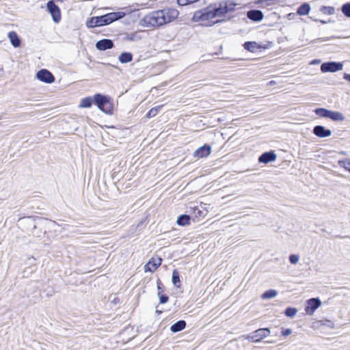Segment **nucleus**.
I'll return each instance as SVG.
<instances>
[{
    "label": "nucleus",
    "instance_id": "1",
    "mask_svg": "<svg viewBox=\"0 0 350 350\" xmlns=\"http://www.w3.org/2000/svg\"><path fill=\"white\" fill-rule=\"evenodd\" d=\"M178 14V11L174 8H165L153 11L140 21V25L148 28L161 27L174 21Z\"/></svg>",
    "mask_w": 350,
    "mask_h": 350
},
{
    "label": "nucleus",
    "instance_id": "2",
    "mask_svg": "<svg viewBox=\"0 0 350 350\" xmlns=\"http://www.w3.org/2000/svg\"><path fill=\"white\" fill-rule=\"evenodd\" d=\"M124 16V12H110L100 16H94L87 22V26L88 27H95L107 25L117 20L122 18Z\"/></svg>",
    "mask_w": 350,
    "mask_h": 350
},
{
    "label": "nucleus",
    "instance_id": "3",
    "mask_svg": "<svg viewBox=\"0 0 350 350\" xmlns=\"http://www.w3.org/2000/svg\"><path fill=\"white\" fill-rule=\"evenodd\" d=\"M236 4L230 1H223L219 3L213 5V12L215 14L216 18L224 16L228 12L234 10Z\"/></svg>",
    "mask_w": 350,
    "mask_h": 350
},
{
    "label": "nucleus",
    "instance_id": "4",
    "mask_svg": "<svg viewBox=\"0 0 350 350\" xmlns=\"http://www.w3.org/2000/svg\"><path fill=\"white\" fill-rule=\"evenodd\" d=\"M94 101L98 108L103 112L110 111L111 104L108 96L100 94H96L94 96Z\"/></svg>",
    "mask_w": 350,
    "mask_h": 350
},
{
    "label": "nucleus",
    "instance_id": "5",
    "mask_svg": "<svg viewBox=\"0 0 350 350\" xmlns=\"http://www.w3.org/2000/svg\"><path fill=\"white\" fill-rule=\"evenodd\" d=\"M213 10V5H210L208 7L200 11L196 12L195 13L194 17L202 22L215 18H216V16Z\"/></svg>",
    "mask_w": 350,
    "mask_h": 350
},
{
    "label": "nucleus",
    "instance_id": "6",
    "mask_svg": "<svg viewBox=\"0 0 350 350\" xmlns=\"http://www.w3.org/2000/svg\"><path fill=\"white\" fill-rule=\"evenodd\" d=\"M270 334V330L268 328H260L247 336V338L254 342L260 341Z\"/></svg>",
    "mask_w": 350,
    "mask_h": 350
},
{
    "label": "nucleus",
    "instance_id": "7",
    "mask_svg": "<svg viewBox=\"0 0 350 350\" xmlns=\"http://www.w3.org/2000/svg\"><path fill=\"white\" fill-rule=\"evenodd\" d=\"M48 12L51 14L53 21L59 23L61 20V12L59 7L53 0L49 1L46 3Z\"/></svg>",
    "mask_w": 350,
    "mask_h": 350
},
{
    "label": "nucleus",
    "instance_id": "8",
    "mask_svg": "<svg viewBox=\"0 0 350 350\" xmlns=\"http://www.w3.org/2000/svg\"><path fill=\"white\" fill-rule=\"evenodd\" d=\"M342 66L340 62H328L321 65V70L322 72H334L342 70Z\"/></svg>",
    "mask_w": 350,
    "mask_h": 350
},
{
    "label": "nucleus",
    "instance_id": "9",
    "mask_svg": "<svg viewBox=\"0 0 350 350\" xmlns=\"http://www.w3.org/2000/svg\"><path fill=\"white\" fill-rule=\"evenodd\" d=\"M36 77L40 81L46 83H52L55 81L54 76L46 69L40 70L36 74Z\"/></svg>",
    "mask_w": 350,
    "mask_h": 350
},
{
    "label": "nucleus",
    "instance_id": "10",
    "mask_svg": "<svg viewBox=\"0 0 350 350\" xmlns=\"http://www.w3.org/2000/svg\"><path fill=\"white\" fill-rule=\"evenodd\" d=\"M211 146L209 145L204 144L194 151L193 157L196 159L206 157L211 154Z\"/></svg>",
    "mask_w": 350,
    "mask_h": 350
},
{
    "label": "nucleus",
    "instance_id": "11",
    "mask_svg": "<svg viewBox=\"0 0 350 350\" xmlns=\"http://www.w3.org/2000/svg\"><path fill=\"white\" fill-rule=\"evenodd\" d=\"M307 304L305 310L307 314H312L321 306V302L319 298H311L307 301Z\"/></svg>",
    "mask_w": 350,
    "mask_h": 350
},
{
    "label": "nucleus",
    "instance_id": "12",
    "mask_svg": "<svg viewBox=\"0 0 350 350\" xmlns=\"http://www.w3.org/2000/svg\"><path fill=\"white\" fill-rule=\"evenodd\" d=\"M161 258H152L144 266L145 272H154L161 265Z\"/></svg>",
    "mask_w": 350,
    "mask_h": 350
},
{
    "label": "nucleus",
    "instance_id": "13",
    "mask_svg": "<svg viewBox=\"0 0 350 350\" xmlns=\"http://www.w3.org/2000/svg\"><path fill=\"white\" fill-rule=\"evenodd\" d=\"M312 132L316 136L321 138L327 137L332 135L331 130L327 129L321 125L315 126Z\"/></svg>",
    "mask_w": 350,
    "mask_h": 350
},
{
    "label": "nucleus",
    "instance_id": "14",
    "mask_svg": "<svg viewBox=\"0 0 350 350\" xmlns=\"http://www.w3.org/2000/svg\"><path fill=\"white\" fill-rule=\"evenodd\" d=\"M96 47L99 51H105L113 47V42L110 39H102L96 42Z\"/></svg>",
    "mask_w": 350,
    "mask_h": 350
},
{
    "label": "nucleus",
    "instance_id": "15",
    "mask_svg": "<svg viewBox=\"0 0 350 350\" xmlns=\"http://www.w3.org/2000/svg\"><path fill=\"white\" fill-rule=\"evenodd\" d=\"M276 158L277 155L274 152H266L259 157L258 161L262 163H268L269 162L274 161Z\"/></svg>",
    "mask_w": 350,
    "mask_h": 350
},
{
    "label": "nucleus",
    "instance_id": "16",
    "mask_svg": "<svg viewBox=\"0 0 350 350\" xmlns=\"http://www.w3.org/2000/svg\"><path fill=\"white\" fill-rule=\"evenodd\" d=\"M247 16L252 21L259 22L262 20L264 15L260 10H252L247 12Z\"/></svg>",
    "mask_w": 350,
    "mask_h": 350
},
{
    "label": "nucleus",
    "instance_id": "17",
    "mask_svg": "<svg viewBox=\"0 0 350 350\" xmlns=\"http://www.w3.org/2000/svg\"><path fill=\"white\" fill-rule=\"evenodd\" d=\"M244 49L250 52L255 53L265 47L262 46L256 42H245L243 44Z\"/></svg>",
    "mask_w": 350,
    "mask_h": 350
},
{
    "label": "nucleus",
    "instance_id": "18",
    "mask_svg": "<svg viewBox=\"0 0 350 350\" xmlns=\"http://www.w3.org/2000/svg\"><path fill=\"white\" fill-rule=\"evenodd\" d=\"M8 36L10 43L14 47L17 48L21 46V41L16 32L14 31H10L8 33Z\"/></svg>",
    "mask_w": 350,
    "mask_h": 350
},
{
    "label": "nucleus",
    "instance_id": "19",
    "mask_svg": "<svg viewBox=\"0 0 350 350\" xmlns=\"http://www.w3.org/2000/svg\"><path fill=\"white\" fill-rule=\"evenodd\" d=\"M186 327V322L183 320H180L176 323H174L170 327V331L173 333H176L182 331Z\"/></svg>",
    "mask_w": 350,
    "mask_h": 350
},
{
    "label": "nucleus",
    "instance_id": "20",
    "mask_svg": "<svg viewBox=\"0 0 350 350\" xmlns=\"http://www.w3.org/2000/svg\"><path fill=\"white\" fill-rule=\"evenodd\" d=\"M329 118L334 121H344L345 120V116L341 112L331 110H329Z\"/></svg>",
    "mask_w": 350,
    "mask_h": 350
},
{
    "label": "nucleus",
    "instance_id": "21",
    "mask_svg": "<svg viewBox=\"0 0 350 350\" xmlns=\"http://www.w3.org/2000/svg\"><path fill=\"white\" fill-rule=\"evenodd\" d=\"M310 10V5L307 3H304L298 8L297 13L300 16H305L309 14Z\"/></svg>",
    "mask_w": 350,
    "mask_h": 350
},
{
    "label": "nucleus",
    "instance_id": "22",
    "mask_svg": "<svg viewBox=\"0 0 350 350\" xmlns=\"http://www.w3.org/2000/svg\"><path fill=\"white\" fill-rule=\"evenodd\" d=\"M118 59L122 64L129 63L133 60V55L129 52H123L118 57Z\"/></svg>",
    "mask_w": 350,
    "mask_h": 350
},
{
    "label": "nucleus",
    "instance_id": "23",
    "mask_svg": "<svg viewBox=\"0 0 350 350\" xmlns=\"http://www.w3.org/2000/svg\"><path fill=\"white\" fill-rule=\"evenodd\" d=\"M190 217L188 215H181L177 219V224L179 226H186L189 224Z\"/></svg>",
    "mask_w": 350,
    "mask_h": 350
},
{
    "label": "nucleus",
    "instance_id": "24",
    "mask_svg": "<svg viewBox=\"0 0 350 350\" xmlns=\"http://www.w3.org/2000/svg\"><path fill=\"white\" fill-rule=\"evenodd\" d=\"M92 98L91 97H85L81 100L79 107L81 108H88L92 106Z\"/></svg>",
    "mask_w": 350,
    "mask_h": 350
},
{
    "label": "nucleus",
    "instance_id": "25",
    "mask_svg": "<svg viewBox=\"0 0 350 350\" xmlns=\"http://www.w3.org/2000/svg\"><path fill=\"white\" fill-rule=\"evenodd\" d=\"M315 113L322 118H329V110L325 108H317L314 110Z\"/></svg>",
    "mask_w": 350,
    "mask_h": 350
},
{
    "label": "nucleus",
    "instance_id": "26",
    "mask_svg": "<svg viewBox=\"0 0 350 350\" xmlns=\"http://www.w3.org/2000/svg\"><path fill=\"white\" fill-rule=\"evenodd\" d=\"M278 295L276 290L270 289L265 291L261 296L262 299H267L275 297Z\"/></svg>",
    "mask_w": 350,
    "mask_h": 350
},
{
    "label": "nucleus",
    "instance_id": "27",
    "mask_svg": "<svg viewBox=\"0 0 350 350\" xmlns=\"http://www.w3.org/2000/svg\"><path fill=\"white\" fill-rule=\"evenodd\" d=\"M172 283L174 286L179 287L180 284L179 273L176 269H174L172 272Z\"/></svg>",
    "mask_w": 350,
    "mask_h": 350
},
{
    "label": "nucleus",
    "instance_id": "28",
    "mask_svg": "<svg viewBox=\"0 0 350 350\" xmlns=\"http://www.w3.org/2000/svg\"><path fill=\"white\" fill-rule=\"evenodd\" d=\"M161 107H162V105H159V106H157L155 107L150 109V111L146 114V117L148 118L154 117L159 113V111H160Z\"/></svg>",
    "mask_w": 350,
    "mask_h": 350
},
{
    "label": "nucleus",
    "instance_id": "29",
    "mask_svg": "<svg viewBox=\"0 0 350 350\" xmlns=\"http://www.w3.org/2000/svg\"><path fill=\"white\" fill-rule=\"evenodd\" d=\"M338 165L350 172V159H347L343 161L339 160Z\"/></svg>",
    "mask_w": 350,
    "mask_h": 350
},
{
    "label": "nucleus",
    "instance_id": "30",
    "mask_svg": "<svg viewBox=\"0 0 350 350\" xmlns=\"http://www.w3.org/2000/svg\"><path fill=\"white\" fill-rule=\"evenodd\" d=\"M297 312V310L295 308L288 307L285 310V314L288 317H294Z\"/></svg>",
    "mask_w": 350,
    "mask_h": 350
},
{
    "label": "nucleus",
    "instance_id": "31",
    "mask_svg": "<svg viewBox=\"0 0 350 350\" xmlns=\"http://www.w3.org/2000/svg\"><path fill=\"white\" fill-rule=\"evenodd\" d=\"M341 10L346 16L350 17V3L342 5Z\"/></svg>",
    "mask_w": 350,
    "mask_h": 350
},
{
    "label": "nucleus",
    "instance_id": "32",
    "mask_svg": "<svg viewBox=\"0 0 350 350\" xmlns=\"http://www.w3.org/2000/svg\"><path fill=\"white\" fill-rule=\"evenodd\" d=\"M321 11L324 14H327L331 15V14H333L334 13V8L333 7H330V6H323L321 8Z\"/></svg>",
    "mask_w": 350,
    "mask_h": 350
},
{
    "label": "nucleus",
    "instance_id": "33",
    "mask_svg": "<svg viewBox=\"0 0 350 350\" xmlns=\"http://www.w3.org/2000/svg\"><path fill=\"white\" fill-rule=\"evenodd\" d=\"M158 296L159 298V301L161 304H165L168 301L169 297L166 295H163L161 291L158 293Z\"/></svg>",
    "mask_w": 350,
    "mask_h": 350
},
{
    "label": "nucleus",
    "instance_id": "34",
    "mask_svg": "<svg viewBox=\"0 0 350 350\" xmlns=\"http://www.w3.org/2000/svg\"><path fill=\"white\" fill-rule=\"evenodd\" d=\"M299 257L298 255L296 254H291L289 256V261L292 264H296L299 261Z\"/></svg>",
    "mask_w": 350,
    "mask_h": 350
},
{
    "label": "nucleus",
    "instance_id": "35",
    "mask_svg": "<svg viewBox=\"0 0 350 350\" xmlns=\"http://www.w3.org/2000/svg\"><path fill=\"white\" fill-rule=\"evenodd\" d=\"M292 333V330L291 329H285L282 331V334L283 336H287Z\"/></svg>",
    "mask_w": 350,
    "mask_h": 350
},
{
    "label": "nucleus",
    "instance_id": "36",
    "mask_svg": "<svg viewBox=\"0 0 350 350\" xmlns=\"http://www.w3.org/2000/svg\"><path fill=\"white\" fill-rule=\"evenodd\" d=\"M157 288H158V291L159 292L160 291V290L161 289V286L162 285V283L159 280L157 282Z\"/></svg>",
    "mask_w": 350,
    "mask_h": 350
},
{
    "label": "nucleus",
    "instance_id": "37",
    "mask_svg": "<svg viewBox=\"0 0 350 350\" xmlns=\"http://www.w3.org/2000/svg\"><path fill=\"white\" fill-rule=\"evenodd\" d=\"M344 79L350 82V74H345Z\"/></svg>",
    "mask_w": 350,
    "mask_h": 350
},
{
    "label": "nucleus",
    "instance_id": "38",
    "mask_svg": "<svg viewBox=\"0 0 350 350\" xmlns=\"http://www.w3.org/2000/svg\"><path fill=\"white\" fill-rule=\"evenodd\" d=\"M219 22V21H215V22H213L212 24H211L210 25H212L213 24H215L216 23Z\"/></svg>",
    "mask_w": 350,
    "mask_h": 350
},
{
    "label": "nucleus",
    "instance_id": "39",
    "mask_svg": "<svg viewBox=\"0 0 350 350\" xmlns=\"http://www.w3.org/2000/svg\"><path fill=\"white\" fill-rule=\"evenodd\" d=\"M157 312H158V313H161V311H159V310H157Z\"/></svg>",
    "mask_w": 350,
    "mask_h": 350
}]
</instances>
